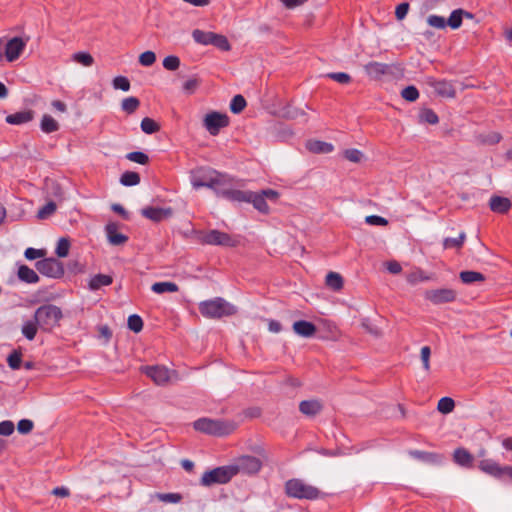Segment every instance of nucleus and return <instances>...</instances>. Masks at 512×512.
I'll use <instances>...</instances> for the list:
<instances>
[{
	"label": "nucleus",
	"instance_id": "obj_47",
	"mask_svg": "<svg viewBox=\"0 0 512 512\" xmlns=\"http://www.w3.org/2000/svg\"><path fill=\"white\" fill-rule=\"evenodd\" d=\"M126 158L132 162L145 165L149 162V157L142 151H133L126 155Z\"/></svg>",
	"mask_w": 512,
	"mask_h": 512
},
{
	"label": "nucleus",
	"instance_id": "obj_29",
	"mask_svg": "<svg viewBox=\"0 0 512 512\" xmlns=\"http://www.w3.org/2000/svg\"><path fill=\"white\" fill-rule=\"evenodd\" d=\"M151 290L157 294L174 293L179 290V287L174 282H156L152 285Z\"/></svg>",
	"mask_w": 512,
	"mask_h": 512
},
{
	"label": "nucleus",
	"instance_id": "obj_36",
	"mask_svg": "<svg viewBox=\"0 0 512 512\" xmlns=\"http://www.w3.org/2000/svg\"><path fill=\"white\" fill-rule=\"evenodd\" d=\"M140 106V101L137 97L130 96L122 100L121 109L127 114L134 113Z\"/></svg>",
	"mask_w": 512,
	"mask_h": 512
},
{
	"label": "nucleus",
	"instance_id": "obj_4",
	"mask_svg": "<svg viewBox=\"0 0 512 512\" xmlns=\"http://www.w3.org/2000/svg\"><path fill=\"white\" fill-rule=\"evenodd\" d=\"M193 427L197 431L213 436L229 435L235 429V425L232 422L210 418H200L196 420L193 423Z\"/></svg>",
	"mask_w": 512,
	"mask_h": 512
},
{
	"label": "nucleus",
	"instance_id": "obj_28",
	"mask_svg": "<svg viewBox=\"0 0 512 512\" xmlns=\"http://www.w3.org/2000/svg\"><path fill=\"white\" fill-rule=\"evenodd\" d=\"M326 285L333 291H340L343 288V278L337 272H329L325 279Z\"/></svg>",
	"mask_w": 512,
	"mask_h": 512
},
{
	"label": "nucleus",
	"instance_id": "obj_6",
	"mask_svg": "<svg viewBox=\"0 0 512 512\" xmlns=\"http://www.w3.org/2000/svg\"><path fill=\"white\" fill-rule=\"evenodd\" d=\"M364 71L370 79L381 80L384 77L396 78L402 74V69L397 64H386L371 61L364 65Z\"/></svg>",
	"mask_w": 512,
	"mask_h": 512
},
{
	"label": "nucleus",
	"instance_id": "obj_19",
	"mask_svg": "<svg viewBox=\"0 0 512 512\" xmlns=\"http://www.w3.org/2000/svg\"><path fill=\"white\" fill-rule=\"evenodd\" d=\"M453 461L463 468H472L474 457L467 449L460 447L454 450Z\"/></svg>",
	"mask_w": 512,
	"mask_h": 512
},
{
	"label": "nucleus",
	"instance_id": "obj_45",
	"mask_svg": "<svg viewBox=\"0 0 512 512\" xmlns=\"http://www.w3.org/2000/svg\"><path fill=\"white\" fill-rule=\"evenodd\" d=\"M430 279L431 277L426 275L421 269L413 271L407 276V281L412 285H415L418 282L429 281Z\"/></svg>",
	"mask_w": 512,
	"mask_h": 512
},
{
	"label": "nucleus",
	"instance_id": "obj_55",
	"mask_svg": "<svg viewBox=\"0 0 512 512\" xmlns=\"http://www.w3.org/2000/svg\"><path fill=\"white\" fill-rule=\"evenodd\" d=\"M73 59L86 67L91 66L94 62L93 57L87 52H77L73 55Z\"/></svg>",
	"mask_w": 512,
	"mask_h": 512
},
{
	"label": "nucleus",
	"instance_id": "obj_48",
	"mask_svg": "<svg viewBox=\"0 0 512 512\" xmlns=\"http://www.w3.org/2000/svg\"><path fill=\"white\" fill-rule=\"evenodd\" d=\"M420 120L422 122H426L428 124H437L439 122V118L437 114L432 109H423L420 113Z\"/></svg>",
	"mask_w": 512,
	"mask_h": 512
},
{
	"label": "nucleus",
	"instance_id": "obj_42",
	"mask_svg": "<svg viewBox=\"0 0 512 512\" xmlns=\"http://www.w3.org/2000/svg\"><path fill=\"white\" fill-rule=\"evenodd\" d=\"M200 85V79L196 76L186 80L182 85V91L187 95H192L196 92Z\"/></svg>",
	"mask_w": 512,
	"mask_h": 512
},
{
	"label": "nucleus",
	"instance_id": "obj_62",
	"mask_svg": "<svg viewBox=\"0 0 512 512\" xmlns=\"http://www.w3.org/2000/svg\"><path fill=\"white\" fill-rule=\"evenodd\" d=\"M14 423L10 420L0 422V435L10 436L14 432Z\"/></svg>",
	"mask_w": 512,
	"mask_h": 512
},
{
	"label": "nucleus",
	"instance_id": "obj_18",
	"mask_svg": "<svg viewBox=\"0 0 512 512\" xmlns=\"http://www.w3.org/2000/svg\"><path fill=\"white\" fill-rule=\"evenodd\" d=\"M141 214L154 222H160L165 218H168L172 215L171 208H159V207H145L142 209Z\"/></svg>",
	"mask_w": 512,
	"mask_h": 512
},
{
	"label": "nucleus",
	"instance_id": "obj_17",
	"mask_svg": "<svg viewBox=\"0 0 512 512\" xmlns=\"http://www.w3.org/2000/svg\"><path fill=\"white\" fill-rule=\"evenodd\" d=\"M105 233L108 242L111 245L119 246L125 244L128 241V237L126 235L118 232V224L115 222H109L106 224Z\"/></svg>",
	"mask_w": 512,
	"mask_h": 512
},
{
	"label": "nucleus",
	"instance_id": "obj_39",
	"mask_svg": "<svg viewBox=\"0 0 512 512\" xmlns=\"http://www.w3.org/2000/svg\"><path fill=\"white\" fill-rule=\"evenodd\" d=\"M37 326L38 324L35 320L24 322L21 329L23 336L30 341L33 340L37 333Z\"/></svg>",
	"mask_w": 512,
	"mask_h": 512
},
{
	"label": "nucleus",
	"instance_id": "obj_56",
	"mask_svg": "<svg viewBox=\"0 0 512 512\" xmlns=\"http://www.w3.org/2000/svg\"><path fill=\"white\" fill-rule=\"evenodd\" d=\"M70 242L67 238H60L56 247V254L59 257H66L69 253Z\"/></svg>",
	"mask_w": 512,
	"mask_h": 512
},
{
	"label": "nucleus",
	"instance_id": "obj_25",
	"mask_svg": "<svg viewBox=\"0 0 512 512\" xmlns=\"http://www.w3.org/2000/svg\"><path fill=\"white\" fill-rule=\"evenodd\" d=\"M17 275L21 281L28 284H35L39 281L37 273L27 265H20Z\"/></svg>",
	"mask_w": 512,
	"mask_h": 512
},
{
	"label": "nucleus",
	"instance_id": "obj_24",
	"mask_svg": "<svg viewBox=\"0 0 512 512\" xmlns=\"http://www.w3.org/2000/svg\"><path fill=\"white\" fill-rule=\"evenodd\" d=\"M432 86H433L435 92L442 97H447V98L455 97V89H454L452 83L449 81H446V80L435 81L432 84Z\"/></svg>",
	"mask_w": 512,
	"mask_h": 512
},
{
	"label": "nucleus",
	"instance_id": "obj_30",
	"mask_svg": "<svg viewBox=\"0 0 512 512\" xmlns=\"http://www.w3.org/2000/svg\"><path fill=\"white\" fill-rule=\"evenodd\" d=\"M251 191L231 189L226 193V199L232 202H249Z\"/></svg>",
	"mask_w": 512,
	"mask_h": 512
},
{
	"label": "nucleus",
	"instance_id": "obj_51",
	"mask_svg": "<svg viewBox=\"0 0 512 512\" xmlns=\"http://www.w3.org/2000/svg\"><path fill=\"white\" fill-rule=\"evenodd\" d=\"M212 40L213 42L211 45H214L223 51H228L231 48L227 38L223 35L214 33Z\"/></svg>",
	"mask_w": 512,
	"mask_h": 512
},
{
	"label": "nucleus",
	"instance_id": "obj_61",
	"mask_svg": "<svg viewBox=\"0 0 512 512\" xmlns=\"http://www.w3.org/2000/svg\"><path fill=\"white\" fill-rule=\"evenodd\" d=\"M430 355H431L430 347L429 346H423L421 348L420 357H421V361H422V364H423V368L426 371L430 370Z\"/></svg>",
	"mask_w": 512,
	"mask_h": 512
},
{
	"label": "nucleus",
	"instance_id": "obj_41",
	"mask_svg": "<svg viewBox=\"0 0 512 512\" xmlns=\"http://www.w3.org/2000/svg\"><path fill=\"white\" fill-rule=\"evenodd\" d=\"M245 107L246 100L242 95L238 94L232 98L230 102V110L232 113L239 114L244 110Z\"/></svg>",
	"mask_w": 512,
	"mask_h": 512
},
{
	"label": "nucleus",
	"instance_id": "obj_53",
	"mask_svg": "<svg viewBox=\"0 0 512 512\" xmlns=\"http://www.w3.org/2000/svg\"><path fill=\"white\" fill-rule=\"evenodd\" d=\"M56 210V204L53 201L46 203L42 208L37 212V217L39 219H46L50 215H52Z\"/></svg>",
	"mask_w": 512,
	"mask_h": 512
},
{
	"label": "nucleus",
	"instance_id": "obj_11",
	"mask_svg": "<svg viewBox=\"0 0 512 512\" xmlns=\"http://www.w3.org/2000/svg\"><path fill=\"white\" fill-rule=\"evenodd\" d=\"M235 475L238 473L243 474H256L262 467V462L255 456L245 455L237 459L236 463L232 465Z\"/></svg>",
	"mask_w": 512,
	"mask_h": 512
},
{
	"label": "nucleus",
	"instance_id": "obj_63",
	"mask_svg": "<svg viewBox=\"0 0 512 512\" xmlns=\"http://www.w3.org/2000/svg\"><path fill=\"white\" fill-rule=\"evenodd\" d=\"M45 255V251L42 249H35L32 247H29L25 250L24 256L28 260H35L38 258H41Z\"/></svg>",
	"mask_w": 512,
	"mask_h": 512
},
{
	"label": "nucleus",
	"instance_id": "obj_27",
	"mask_svg": "<svg viewBox=\"0 0 512 512\" xmlns=\"http://www.w3.org/2000/svg\"><path fill=\"white\" fill-rule=\"evenodd\" d=\"M307 148L313 153H331L334 150V146L331 143L324 141H311L308 143Z\"/></svg>",
	"mask_w": 512,
	"mask_h": 512
},
{
	"label": "nucleus",
	"instance_id": "obj_37",
	"mask_svg": "<svg viewBox=\"0 0 512 512\" xmlns=\"http://www.w3.org/2000/svg\"><path fill=\"white\" fill-rule=\"evenodd\" d=\"M463 17H464V10L456 9L451 12L449 18L446 20L447 25L452 29H458L462 25Z\"/></svg>",
	"mask_w": 512,
	"mask_h": 512
},
{
	"label": "nucleus",
	"instance_id": "obj_21",
	"mask_svg": "<svg viewBox=\"0 0 512 512\" xmlns=\"http://www.w3.org/2000/svg\"><path fill=\"white\" fill-rule=\"evenodd\" d=\"M322 408L323 406L321 402L316 399L304 400L299 404V411L308 417L317 415L322 410Z\"/></svg>",
	"mask_w": 512,
	"mask_h": 512
},
{
	"label": "nucleus",
	"instance_id": "obj_46",
	"mask_svg": "<svg viewBox=\"0 0 512 512\" xmlns=\"http://www.w3.org/2000/svg\"><path fill=\"white\" fill-rule=\"evenodd\" d=\"M113 88L127 92L130 90V81L125 76H116L112 81Z\"/></svg>",
	"mask_w": 512,
	"mask_h": 512
},
{
	"label": "nucleus",
	"instance_id": "obj_15",
	"mask_svg": "<svg viewBox=\"0 0 512 512\" xmlns=\"http://www.w3.org/2000/svg\"><path fill=\"white\" fill-rule=\"evenodd\" d=\"M201 242L207 245L234 246V241L229 234L216 229L204 234Z\"/></svg>",
	"mask_w": 512,
	"mask_h": 512
},
{
	"label": "nucleus",
	"instance_id": "obj_52",
	"mask_svg": "<svg viewBox=\"0 0 512 512\" xmlns=\"http://www.w3.org/2000/svg\"><path fill=\"white\" fill-rule=\"evenodd\" d=\"M22 354L21 352L14 350L11 354H9L7 358L8 365L11 369L17 370L21 367L22 363Z\"/></svg>",
	"mask_w": 512,
	"mask_h": 512
},
{
	"label": "nucleus",
	"instance_id": "obj_16",
	"mask_svg": "<svg viewBox=\"0 0 512 512\" xmlns=\"http://www.w3.org/2000/svg\"><path fill=\"white\" fill-rule=\"evenodd\" d=\"M29 40V37L22 38V37H13L10 39L6 44L5 49V56L7 61L13 62L17 60L21 53L23 52L27 42Z\"/></svg>",
	"mask_w": 512,
	"mask_h": 512
},
{
	"label": "nucleus",
	"instance_id": "obj_5",
	"mask_svg": "<svg viewBox=\"0 0 512 512\" xmlns=\"http://www.w3.org/2000/svg\"><path fill=\"white\" fill-rule=\"evenodd\" d=\"M191 185L194 189L202 187L214 188L215 184H224L226 182V175L217 172L216 170H199L191 174Z\"/></svg>",
	"mask_w": 512,
	"mask_h": 512
},
{
	"label": "nucleus",
	"instance_id": "obj_60",
	"mask_svg": "<svg viewBox=\"0 0 512 512\" xmlns=\"http://www.w3.org/2000/svg\"><path fill=\"white\" fill-rule=\"evenodd\" d=\"M34 423L29 419H21L17 424V430L21 434H28L33 430Z\"/></svg>",
	"mask_w": 512,
	"mask_h": 512
},
{
	"label": "nucleus",
	"instance_id": "obj_10",
	"mask_svg": "<svg viewBox=\"0 0 512 512\" xmlns=\"http://www.w3.org/2000/svg\"><path fill=\"white\" fill-rule=\"evenodd\" d=\"M37 271L49 278H60L64 275V267L55 258H45L36 262Z\"/></svg>",
	"mask_w": 512,
	"mask_h": 512
},
{
	"label": "nucleus",
	"instance_id": "obj_38",
	"mask_svg": "<svg viewBox=\"0 0 512 512\" xmlns=\"http://www.w3.org/2000/svg\"><path fill=\"white\" fill-rule=\"evenodd\" d=\"M465 239V232H461L457 238L447 237L443 240V247L445 249H460L463 246Z\"/></svg>",
	"mask_w": 512,
	"mask_h": 512
},
{
	"label": "nucleus",
	"instance_id": "obj_26",
	"mask_svg": "<svg viewBox=\"0 0 512 512\" xmlns=\"http://www.w3.org/2000/svg\"><path fill=\"white\" fill-rule=\"evenodd\" d=\"M113 282L110 275L96 274L90 278L88 287L91 291L99 290L103 286H108Z\"/></svg>",
	"mask_w": 512,
	"mask_h": 512
},
{
	"label": "nucleus",
	"instance_id": "obj_8",
	"mask_svg": "<svg viewBox=\"0 0 512 512\" xmlns=\"http://www.w3.org/2000/svg\"><path fill=\"white\" fill-rule=\"evenodd\" d=\"M279 198V192L273 189H264L260 192L251 191L249 202L253 207L262 214H268L270 208L267 201L276 202Z\"/></svg>",
	"mask_w": 512,
	"mask_h": 512
},
{
	"label": "nucleus",
	"instance_id": "obj_44",
	"mask_svg": "<svg viewBox=\"0 0 512 512\" xmlns=\"http://www.w3.org/2000/svg\"><path fill=\"white\" fill-rule=\"evenodd\" d=\"M127 325L131 331L139 333L143 329V320L139 315L132 314L128 317Z\"/></svg>",
	"mask_w": 512,
	"mask_h": 512
},
{
	"label": "nucleus",
	"instance_id": "obj_2",
	"mask_svg": "<svg viewBox=\"0 0 512 512\" xmlns=\"http://www.w3.org/2000/svg\"><path fill=\"white\" fill-rule=\"evenodd\" d=\"M62 317V310L53 304L42 305L34 313V320L43 331H51L58 326Z\"/></svg>",
	"mask_w": 512,
	"mask_h": 512
},
{
	"label": "nucleus",
	"instance_id": "obj_58",
	"mask_svg": "<svg viewBox=\"0 0 512 512\" xmlns=\"http://www.w3.org/2000/svg\"><path fill=\"white\" fill-rule=\"evenodd\" d=\"M156 61V55L153 51H145L139 56V63L142 66L149 67Z\"/></svg>",
	"mask_w": 512,
	"mask_h": 512
},
{
	"label": "nucleus",
	"instance_id": "obj_23",
	"mask_svg": "<svg viewBox=\"0 0 512 512\" xmlns=\"http://www.w3.org/2000/svg\"><path fill=\"white\" fill-rule=\"evenodd\" d=\"M33 119V111L24 110L14 114L7 115L5 121L10 125H22L30 122Z\"/></svg>",
	"mask_w": 512,
	"mask_h": 512
},
{
	"label": "nucleus",
	"instance_id": "obj_35",
	"mask_svg": "<svg viewBox=\"0 0 512 512\" xmlns=\"http://www.w3.org/2000/svg\"><path fill=\"white\" fill-rule=\"evenodd\" d=\"M120 183L123 186H135L140 183V175L137 172L126 171L120 177Z\"/></svg>",
	"mask_w": 512,
	"mask_h": 512
},
{
	"label": "nucleus",
	"instance_id": "obj_1",
	"mask_svg": "<svg viewBox=\"0 0 512 512\" xmlns=\"http://www.w3.org/2000/svg\"><path fill=\"white\" fill-rule=\"evenodd\" d=\"M199 311L206 318H221L236 313V308L224 298L216 297L199 303Z\"/></svg>",
	"mask_w": 512,
	"mask_h": 512
},
{
	"label": "nucleus",
	"instance_id": "obj_13",
	"mask_svg": "<svg viewBox=\"0 0 512 512\" xmlns=\"http://www.w3.org/2000/svg\"><path fill=\"white\" fill-rule=\"evenodd\" d=\"M424 297L434 305H441L455 301L457 293L451 288H440L427 290Z\"/></svg>",
	"mask_w": 512,
	"mask_h": 512
},
{
	"label": "nucleus",
	"instance_id": "obj_22",
	"mask_svg": "<svg viewBox=\"0 0 512 512\" xmlns=\"http://www.w3.org/2000/svg\"><path fill=\"white\" fill-rule=\"evenodd\" d=\"M511 201L502 196H492L489 201L490 209L495 213L505 214L511 208Z\"/></svg>",
	"mask_w": 512,
	"mask_h": 512
},
{
	"label": "nucleus",
	"instance_id": "obj_40",
	"mask_svg": "<svg viewBox=\"0 0 512 512\" xmlns=\"http://www.w3.org/2000/svg\"><path fill=\"white\" fill-rule=\"evenodd\" d=\"M140 127L145 134H154L160 130V125L149 117L142 119Z\"/></svg>",
	"mask_w": 512,
	"mask_h": 512
},
{
	"label": "nucleus",
	"instance_id": "obj_50",
	"mask_svg": "<svg viewBox=\"0 0 512 512\" xmlns=\"http://www.w3.org/2000/svg\"><path fill=\"white\" fill-rule=\"evenodd\" d=\"M427 23L431 27H434V28H437V29H444L447 26L446 19L444 17H442V16L435 15V14L429 15L427 17Z\"/></svg>",
	"mask_w": 512,
	"mask_h": 512
},
{
	"label": "nucleus",
	"instance_id": "obj_9",
	"mask_svg": "<svg viewBox=\"0 0 512 512\" xmlns=\"http://www.w3.org/2000/svg\"><path fill=\"white\" fill-rule=\"evenodd\" d=\"M478 468L485 474L499 480L508 477L512 480V466H501L493 459H483L478 463Z\"/></svg>",
	"mask_w": 512,
	"mask_h": 512
},
{
	"label": "nucleus",
	"instance_id": "obj_34",
	"mask_svg": "<svg viewBox=\"0 0 512 512\" xmlns=\"http://www.w3.org/2000/svg\"><path fill=\"white\" fill-rule=\"evenodd\" d=\"M409 454L413 458L421 460L423 462H427V463H436V462H438V458H439V456L435 453L425 452V451H420V450H411V451H409Z\"/></svg>",
	"mask_w": 512,
	"mask_h": 512
},
{
	"label": "nucleus",
	"instance_id": "obj_31",
	"mask_svg": "<svg viewBox=\"0 0 512 512\" xmlns=\"http://www.w3.org/2000/svg\"><path fill=\"white\" fill-rule=\"evenodd\" d=\"M40 128L44 133H53L59 129L58 122L50 115H43L40 123Z\"/></svg>",
	"mask_w": 512,
	"mask_h": 512
},
{
	"label": "nucleus",
	"instance_id": "obj_14",
	"mask_svg": "<svg viewBox=\"0 0 512 512\" xmlns=\"http://www.w3.org/2000/svg\"><path fill=\"white\" fill-rule=\"evenodd\" d=\"M141 371L151 378L157 385H164L170 379V371L165 366H143L141 367Z\"/></svg>",
	"mask_w": 512,
	"mask_h": 512
},
{
	"label": "nucleus",
	"instance_id": "obj_33",
	"mask_svg": "<svg viewBox=\"0 0 512 512\" xmlns=\"http://www.w3.org/2000/svg\"><path fill=\"white\" fill-rule=\"evenodd\" d=\"M213 35H214L213 32H206V31H203L200 29H195L192 32V37H193L194 41L196 43L202 44V45H211V43L213 42V40H212Z\"/></svg>",
	"mask_w": 512,
	"mask_h": 512
},
{
	"label": "nucleus",
	"instance_id": "obj_12",
	"mask_svg": "<svg viewBox=\"0 0 512 512\" xmlns=\"http://www.w3.org/2000/svg\"><path fill=\"white\" fill-rule=\"evenodd\" d=\"M204 127L213 136L219 134L220 130L229 125V117L219 112L208 113L204 118Z\"/></svg>",
	"mask_w": 512,
	"mask_h": 512
},
{
	"label": "nucleus",
	"instance_id": "obj_32",
	"mask_svg": "<svg viewBox=\"0 0 512 512\" xmlns=\"http://www.w3.org/2000/svg\"><path fill=\"white\" fill-rule=\"evenodd\" d=\"M459 276L464 284H472L474 282H480L485 280V276L477 271H462L460 272Z\"/></svg>",
	"mask_w": 512,
	"mask_h": 512
},
{
	"label": "nucleus",
	"instance_id": "obj_59",
	"mask_svg": "<svg viewBox=\"0 0 512 512\" xmlns=\"http://www.w3.org/2000/svg\"><path fill=\"white\" fill-rule=\"evenodd\" d=\"M344 157L353 163H358L361 161L363 153L358 149L351 148L345 150Z\"/></svg>",
	"mask_w": 512,
	"mask_h": 512
},
{
	"label": "nucleus",
	"instance_id": "obj_43",
	"mask_svg": "<svg viewBox=\"0 0 512 512\" xmlns=\"http://www.w3.org/2000/svg\"><path fill=\"white\" fill-rule=\"evenodd\" d=\"M454 407H455V402L450 397H442L438 401V405H437L438 411L443 414H448V413L452 412Z\"/></svg>",
	"mask_w": 512,
	"mask_h": 512
},
{
	"label": "nucleus",
	"instance_id": "obj_64",
	"mask_svg": "<svg viewBox=\"0 0 512 512\" xmlns=\"http://www.w3.org/2000/svg\"><path fill=\"white\" fill-rule=\"evenodd\" d=\"M159 499L166 503H179L182 496L179 493H164L158 495Z\"/></svg>",
	"mask_w": 512,
	"mask_h": 512
},
{
	"label": "nucleus",
	"instance_id": "obj_7",
	"mask_svg": "<svg viewBox=\"0 0 512 512\" xmlns=\"http://www.w3.org/2000/svg\"><path fill=\"white\" fill-rule=\"evenodd\" d=\"M235 476L232 465L221 466L204 472L200 479L202 486L209 487L213 484H225Z\"/></svg>",
	"mask_w": 512,
	"mask_h": 512
},
{
	"label": "nucleus",
	"instance_id": "obj_57",
	"mask_svg": "<svg viewBox=\"0 0 512 512\" xmlns=\"http://www.w3.org/2000/svg\"><path fill=\"white\" fill-rule=\"evenodd\" d=\"M329 79H332L340 84H348L351 82V76L345 72H331L326 75Z\"/></svg>",
	"mask_w": 512,
	"mask_h": 512
},
{
	"label": "nucleus",
	"instance_id": "obj_49",
	"mask_svg": "<svg viewBox=\"0 0 512 512\" xmlns=\"http://www.w3.org/2000/svg\"><path fill=\"white\" fill-rule=\"evenodd\" d=\"M401 96L409 102H414L419 98V91L415 86L410 85L401 91Z\"/></svg>",
	"mask_w": 512,
	"mask_h": 512
},
{
	"label": "nucleus",
	"instance_id": "obj_20",
	"mask_svg": "<svg viewBox=\"0 0 512 512\" xmlns=\"http://www.w3.org/2000/svg\"><path fill=\"white\" fill-rule=\"evenodd\" d=\"M293 330L297 335L301 337L310 338L314 336V334L317 331V328L310 321L299 320L293 323Z\"/></svg>",
	"mask_w": 512,
	"mask_h": 512
},
{
	"label": "nucleus",
	"instance_id": "obj_3",
	"mask_svg": "<svg viewBox=\"0 0 512 512\" xmlns=\"http://www.w3.org/2000/svg\"><path fill=\"white\" fill-rule=\"evenodd\" d=\"M285 492L289 497L296 499L316 500L323 493L315 486L305 483L301 479H290L285 483Z\"/></svg>",
	"mask_w": 512,
	"mask_h": 512
},
{
	"label": "nucleus",
	"instance_id": "obj_54",
	"mask_svg": "<svg viewBox=\"0 0 512 512\" xmlns=\"http://www.w3.org/2000/svg\"><path fill=\"white\" fill-rule=\"evenodd\" d=\"M163 67L169 71H175L180 66V59L175 55H169L163 60Z\"/></svg>",
	"mask_w": 512,
	"mask_h": 512
}]
</instances>
